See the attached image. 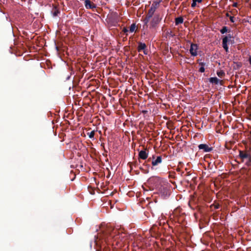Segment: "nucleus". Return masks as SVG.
Returning a JSON list of instances; mask_svg holds the SVG:
<instances>
[{
  "mask_svg": "<svg viewBox=\"0 0 251 251\" xmlns=\"http://www.w3.org/2000/svg\"><path fill=\"white\" fill-rule=\"evenodd\" d=\"M198 47L197 44H191L190 49V52L192 56H195L197 55Z\"/></svg>",
  "mask_w": 251,
  "mask_h": 251,
  "instance_id": "f257e3e1",
  "label": "nucleus"
},
{
  "mask_svg": "<svg viewBox=\"0 0 251 251\" xmlns=\"http://www.w3.org/2000/svg\"><path fill=\"white\" fill-rule=\"evenodd\" d=\"M153 160L151 162V164L152 165V167H151V169H153V167L157 165L158 164H160L162 162V158L161 156H158L157 157V158L155 159V156H152Z\"/></svg>",
  "mask_w": 251,
  "mask_h": 251,
  "instance_id": "f03ea898",
  "label": "nucleus"
},
{
  "mask_svg": "<svg viewBox=\"0 0 251 251\" xmlns=\"http://www.w3.org/2000/svg\"><path fill=\"white\" fill-rule=\"evenodd\" d=\"M200 150H202L205 152H210L212 150V148L209 147L206 144H200L198 146Z\"/></svg>",
  "mask_w": 251,
  "mask_h": 251,
  "instance_id": "7ed1b4c3",
  "label": "nucleus"
},
{
  "mask_svg": "<svg viewBox=\"0 0 251 251\" xmlns=\"http://www.w3.org/2000/svg\"><path fill=\"white\" fill-rule=\"evenodd\" d=\"M85 6L87 9H93L96 8L95 4L90 0H85Z\"/></svg>",
  "mask_w": 251,
  "mask_h": 251,
  "instance_id": "20e7f679",
  "label": "nucleus"
},
{
  "mask_svg": "<svg viewBox=\"0 0 251 251\" xmlns=\"http://www.w3.org/2000/svg\"><path fill=\"white\" fill-rule=\"evenodd\" d=\"M239 156L243 159H247L249 161L251 159L250 155L248 153L243 151H240Z\"/></svg>",
  "mask_w": 251,
  "mask_h": 251,
  "instance_id": "39448f33",
  "label": "nucleus"
},
{
  "mask_svg": "<svg viewBox=\"0 0 251 251\" xmlns=\"http://www.w3.org/2000/svg\"><path fill=\"white\" fill-rule=\"evenodd\" d=\"M148 154L145 151H141L139 153V157L140 159L145 160L148 158Z\"/></svg>",
  "mask_w": 251,
  "mask_h": 251,
  "instance_id": "423d86ee",
  "label": "nucleus"
},
{
  "mask_svg": "<svg viewBox=\"0 0 251 251\" xmlns=\"http://www.w3.org/2000/svg\"><path fill=\"white\" fill-rule=\"evenodd\" d=\"M228 41L227 37L226 36L223 39V47L224 49L225 50L226 52L228 51V49L227 45V42Z\"/></svg>",
  "mask_w": 251,
  "mask_h": 251,
  "instance_id": "0eeeda50",
  "label": "nucleus"
},
{
  "mask_svg": "<svg viewBox=\"0 0 251 251\" xmlns=\"http://www.w3.org/2000/svg\"><path fill=\"white\" fill-rule=\"evenodd\" d=\"M158 5H159V3L158 2H154L152 4V5H151L150 9H149V10L154 14V12L155 11L156 9H157V8L158 6Z\"/></svg>",
  "mask_w": 251,
  "mask_h": 251,
  "instance_id": "6e6552de",
  "label": "nucleus"
},
{
  "mask_svg": "<svg viewBox=\"0 0 251 251\" xmlns=\"http://www.w3.org/2000/svg\"><path fill=\"white\" fill-rule=\"evenodd\" d=\"M209 80L210 82H211L212 83H214L215 84H218L219 83H221L222 81V80H219L216 77H210L209 78Z\"/></svg>",
  "mask_w": 251,
  "mask_h": 251,
  "instance_id": "1a4fd4ad",
  "label": "nucleus"
},
{
  "mask_svg": "<svg viewBox=\"0 0 251 251\" xmlns=\"http://www.w3.org/2000/svg\"><path fill=\"white\" fill-rule=\"evenodd\" d=\"M146 48V45L145 43H139L138 47V51H141L142 50H144Z\"/></svg>",
  "mask_w": 251,
  "mask_h": 251,
  "instance_id": "9d476101",
  "label": "nucleus"
},
{
  "mask_svg": "<svg viewBox=\"0 0 251 251\" xmlns=\"http://www.w3.org/2000/svg\"><path fill=\"white\" fill-rule=\"evenodd\" d=\"M183 22V19L181 17H177L175 19V23L176 25H177L180 24H182Z\"/></svg>",
  "mask_w": 251,
  "mask_h": 251,
  "instance_id": "9b49d317",
  "label": "nucleus"
},
{
  "mask_svg": "<svg viewBox=\"0 0 251 251\" xmlns=\"http://www.w3.org/2000/svg\"><path fill=\"white\" fill-rule=\"evenodd\" d=\"M52 12L53 16L54 17H56L58 15V14L60 12L57 7H54L52 9Z\"/></svg>",
  "mask_w": 251,
  "mask_h": 251,
  "instance_id": "f8f14e48",
  "label": "nucleus"
},
{
  "mask_svg": "<svg viewBox=\"0 0 251 251\" xmlns=\"http://www.w3.org/2000/svg\"><path fill=\"white\" fill-rule=\"evenodd\" d=\"M202 1V0H193V2L191 4L192 7H195L196 6L197 2L200 3Z\"/></svg>",
  "mask_w": 251,
  "mask_h": 251,
  "instance_id": "ddd939ff",
  "label": "nucleus"
},
{
  "mask_svg": "<svg viewBox=\"0 0 251 251\" xmlns=\"http://www.w3.org/2000/svg\"><path fill=\"white\" fill-rule=\"evenodd\" d=\"M95 132V130H92L90 132H88L87 134L90 138H93L94 137Z\"/></svg>",
  "mask_w": 251,
  "mask_h": 251,
  "instance_id": "4468645a",
  "label": "nucleus"
},
{
  "mask_svg": "<svg viewBox=\"0 0 251 251\" xmlns=\"http://www.w3.org/2000/svg\"><path fill=\"white\" fill-rule=\"evenodd\" d=\"M136 25L135 24H132L129 28V31L130 32H133L135 30Z\"/></svg>",
  "mask_w": 251,
  "mask_h": 251,
  "instance_id": "2eb2a0df",
  "label": "nucleus"
},
{
  "mask_svg": "<svg viewBox=\"0 0 251 251\" xmlns=\"http://www.w3.org/2000/svg\"><path fill=\"white\" fill-rule=\"evenodd\" d=\"M217 75H218L219 77H223V76H224V75H225V73H224V72L223 71L221 70V71H218V72H217Z\"/></svg>",
  "mask_w": 251,
  "mask_h": 251,
  "instance_id": "dca6fc26",
  "label": "nucleus"
},
{
  "mask_svg": "<svg viewBox=\"0 0 251 251\" xmlns=\"http://www.w3.org/2000/svg\"><path fill=\"white\" fill-rule=\"evenodd\" d=\"M227 31V27L226 26H224L220 30V32L222 33V34H224Z\"/></svg>",
  "mask_w": 251,
  "mask_h": 251,
  "instance_id": "f3484780",
  "label": "nucleus"
},
{
  "mask_svg": "<svg viewBox=\"0 0 251 251\" xmlns=\"http://www.w3.org/2000/svg\"><path fill=\"white\" fill-rule=\"evenodd\" d=\"M201 67L200 68L199 71L201 73H203L204 72L205 70V69L203 66L204 64L203 63H201Z\"/></svg>",
  "mask_w": 251,
  "mask_h": 251,
  "instance_id": "a211bd4d",
  "label": "nucleus"
},
{
  "mask_svg": "<svg viewBox=\"0 0 251 251\" xmlns=\"http://www.w3.org/2000/svg\"><path fill=\"white\" fill-rule=\"evenodd\" d=\"M153 13L152 12H151V11H150V10H149L148 11V15H147V17H149V18H151L152 17V16H153Z\"/></svg>",
  "mask_w": 251,
  "mask_h": 251,
  "instance_id": "6ab92c4d",
  "label": "nucleus"
},
{
  "mask_svg": "<svg viewBox=\"0 0 251 251\" xmlns=\"http://www.w3.org/2000/svg\"><path fill=\"white\" fill-rule=\"evenodd\" d=\"M150 19V18L148 17L147 16L144 19V22L145 24H147V23L149 22V20Z\"/></svg>",
  "mask_w": 251,
  "mask_h": 251,
  "instance_id": "aec40b11",
  "label": "nucleus"
},
{
  "mask_svg": "<svg viewBox=\"0 0 251 251\" xmlns=\"http://www.w3.org/2000/svg\"><path fill=\"white\" fill-rule=\"evenodd\" d=\"M158 22H159V21H157V22H156V23L154 24L153 21H152V22H151V26H152V27H154V26H155V25H156Z\"/></svg>",
  "mask_w": 251,
  "mask_h": 251,
  "instance_id": "412c9836",
  "label": "nucleus"
},
{
  "mask_svg": "<svg viewBox=\"0 0 251 251\" xmlns=\"http://www.w3.org/2000/svg\"><path fill=\"white\" fill-rule=\"evenodd\" d=\"M234 17H233V16H230V21L231 22H232V23L234 22Z\"/></svg>",
  "mask_w": 251,
  "mask_h": 251,
  "instance_id": "4be33fe9",
  "label": "nucleus"
},
{
  "mask_svg": "<svg viewBox=\"0 0 251 251\" xmlns=\"http://www.w3.org/2000/svg\"><path fill=\"white\" fill-rule=\"evenodd\" d=\"M249 61L250 62V63L251 64V56H250L249 58Z\"/></svg>",
  "mask_w": 251,
  "mask_h": 251,
  "instance_id": "5701e85b",
  "label": "nucleus"
},
{
  "mask_svg": "<svg viewBox=\"0 0 251 251\" xmlns=\"http://www.w3.org/2000/svg\"><path fill=\"white\" fill-rule=\"evenodd\" d=\"M237 3H233V6L234 7H236V6H237Z\"/></svg>",
  "mask_w": 251,
  "mask_h": 251,
  "instance_id": "b1692460",
  "label": "nucleus"
},
{
  "mask_svg": "<svg viewBox=\"0 0 251 251\" xmlns=\"http://www.w3.org/2000/svg\"><path fill=\"white\" fill-rule=\"evenodd\" d=\"M124 32H127V31H128V30H127V29H125L124 30Z\"/></svg>",
  "mask_w": 251,
  "mask_h": 251,
  "instance_id": "393cba45",
  "label": "nucleus"
},
{
  "mask_svg": "<svg viewBox=\"0 0 251 251\" xmlns=\"http://www.w3.org/2000/svg\"><path fill=\"white\" fill-rule=\"evenodd\" d=\"M144 52L145 54H147V53L145 52V50L144 51Z\"/></svg>",
  "mask_w": 251,
  "mask_h": 251,
  "instance_id": "a878e982",
  "label": "nucleus"
},
{
  "mask_svg": "<svg viewBox=\"0 0 251 251\" xmlns=\"http://www.w3.org/2000/svg\"><path fill=\"white\" fill-rule=\"evenodd\" d=\"M156 178H157V179H158H158H159V177H157Z\"/></svg>",
  "mask_w": 251,
  "mask_h": 251,
  "instance_id": "bb28decb",
  "label": "nucleus"
}]
</instances>
